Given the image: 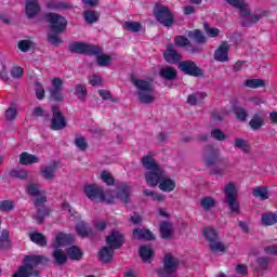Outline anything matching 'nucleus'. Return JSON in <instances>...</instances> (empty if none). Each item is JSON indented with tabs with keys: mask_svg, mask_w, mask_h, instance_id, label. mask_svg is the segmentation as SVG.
Masks as SVG:
<instances>
[{
	"mask_svg": "<svg viewBox=\"0 0 277 277\" xmlns=\"http://www.w3.org/2000/svg\"><path fill=\"white\" fill-rule=\"evenodd\" d=\"M27 194L35 198V207L37 209V213L34 216L38 224H42L44 222V217L49 215V209L44 207L47 202V193L40 189V185L36 183H29L27 186Z\"/></svg>",
	"mask_w": 277,
	"mask_h": 277,
	"instance_id": "nucleus-1",
	"label": "nucleus"
},
{
	"mask_svg": "<svg viewBox=\"0 0 277 277\" xmlns=\"http://www.w3.org/2000/svg\"><path fill=\"white\" fill-rule=\"evenodd\" d=\"M142 166L146 169L145 181L148 187H157V179H159L163 169L157 163L155 158L150 155H146L141 160Z\"/></svg>",
	"mask_w": 277,
	"mask_h": 277,
	"instance_id": "nucleus-2",
	"label": "nucleus"
},
{
	"mask_svg": "<svg viewBox=\"0 0 277 277\" xmlns=\"http://www.w3.org/2000/svg\"><path fill=\"white\" fill-rule=\"evenodd\" d=\"M133 85L136 88V96L140 103L144 105H150L155 103V90L153 89V83L144 79H132Z\"/></svg>",
	"mask_w": 277,
	"mask_h": 277,
	"instance_id": "nucleus-3",
	"label": "nucleus"
},
{
	"mask_svg": "<svg viewBox=\"0 0 277 277\" xmlns=\"http://www.w3.org/2000/svg\"><path fill=\"white\" fill-rule=\"evenodd\" d=\"M225 3H228V5H232L233 8H237V10H240V14L242 18H246L249 22L243 21V25H250L251 23H259L263 18V16H267V13L265 11H262L260 13H255L253 15H250V9L248 8V4L243 0H224Z\"/></svg>",
	"mask_w": 277,
	"mask_h": 277,
	"instance_id": "nucleus-4",
	"label": "nucleus"
},
{
	"mask_svg": "<svg viewBox=\"0 0 277 277\" xmlns=\"http://www.w3.org/2000/svg\"><path fill=\"white\" fill-rule=\"evenodd\" d=\"M70 238L66 234H57L55 237L54 242L52 243V248H54V251L52 253V256L58 265H64L66 261H68V255H66V252H64V248H66L67 243H69Z\"/></svg>",
	"mask_w": 277,
	"mask_h": 277,
	"instance_id": "nucleus-5",
	"label": "nucleus"
},
{
	"mask_svg": "<svg viewBox=\"0 0 277 277\" xmlns=\"http://www.w3.org/2000/svg\"><path fill=\"white\" fill-rule=\"evenodd\" d=\"M224 194H225V202L228 206V209L232 213H240L241 208L239 205V200H237V196L239 194V188L235 183H228L224 187Z\"/></svg>",
	"mask_w": 277,
	"mask_h": 277,
	"instance_id": "nucleus-6",
	"label": "nucleus"
},
{
	"mask_svg": "<svg viewBox=\"0 0 277 277\" xmlns=\"http://www.w3.org/2000/svg\"><path fill=\"white\" fill-rule=\"evenodd\" d=\"M84 194L89 200L92 202H107L111 205L114 202V197L109 196V194H104L103 188L98 185H89L84 187Z\"/></svg>",
	"mask_w": 277,
	"mask_h": 277,
	"instance_id": "nucleus-7",
	"label": "nucleus"
},
{
	"mask_svg": "<svg viewBox=\"0 0 277 277\" xmlns=\"http://www.w3.org/2000/svg\"><path fill=\"white\" fill-rule=\"evenodd\" d=\"M154 16L163 27H172L174 25V15H172L168 6L157 4L154 9Z\"/></svg>",
	"mask_w": 277,
	"mask_h": 277,
	"instance_id": "nucleus-8",
	"label": "nucleus"
},
{
	"mask_svg": "<svg viewBox=\"0 0 277 277\" xmlns=\"http://www.w3.org/2000/svg\"><path fill=\"white\" fill-rule=\"evenodd\" d=\"M48 23H50L51 28L53 29V31H55L56 34H62V31H64V29H66L67 25H68V21H66V18L57 13H49L45 16Z\"/></svg>",
	"mask_w": 277,
	"mask_h": 277,
	"instance_id": "nucleus-9",
	"label": "nucleus"
},
{
	"mask_svg": "<svg viewBox=\"0 0 277 277\" xmlns=\"http://www.w3.org/2000/svg\"><path fill=\"white\" fill-rule=\"evenodd\" d=\"M158 185L161 192L170 194V192H174L176 189V180L168 176L166 171H161V174L158 175L156 186Z\"/></svg>",
	"mask_w": 277,
	"mask_h": 277,
	"instance_id": "nucleus-10",
	"label": "nucleus"
},
{
	"mask_svg": "<svg viewBox=\"0 0 277 277\" xmlns=\"http://www.w3.org/2000/svg\"><path fill=\"white\" fill-rule=\"evenodd\" d=\"M69 51H71V53H85V55H95V53H101V48L81 42H75L69 45Z\"/></svg>",
	"mask_w": 277,
	"mask_h": 277,
	"instance_id": "nucleus-11",
	"label": "nucleus"
},
{
	"mask_svg": "<svg viewBox=\"0 0 277 277\" xmlns=\"http://www.w3.org/2000/svg\"><path fill=\"white\" fill-rule=\"evenodd\" d=\"M52 113L51 129H53V131H62V129H66V119L64 118V115H62V111H60V108L53 106Z\"/></svg>",
	"mask_w": 277,
	"mask_h": 277,
	"instance_id": "nucleus-12",
	"label": "nucleus"
},
{
	"mask_svg": "<svg viewBox=\"0 0 277 277\" xmlns=\"http://www.w3.org/2000/svg\"><path fill=\"white\" fill-rule=\"evenodd\" d=\"M40 176L44 179V181L53 183L57 177V163L53 162L52 164H42L40 167Z\"/></svg>",
	"mask_w": 277,
	"mask_h": 277,
	"instance_id": "nucleus-13",
	"label": "nucleus"
},
{
	"mask_svg": "<svg viewBox=\"0 0 277 277\" xmlns=\"http://www.w3.org/2000/svg\"><path fill=\"white\" fill-rule=\"evenodd\" d=\"M179 69L185 75H190V77H202V69L196 66L193 61H183L179 64Z\"/></svg>",
	"mask_w": 277,
	"mask_h": 277,
	"instance_id": "nucleus-14",
	"label": "nucleus"
},
{
	"mask_svg": "<svg viewBox=\"0 0 277 277\" xmlns=\"http://www.w3.org/2000/svg\"><path fill=\"white\" fill-rule=\"evenodd\" d=\"M106 243L111 250H118L124 243V235L122 233L114 229L107 237Z\"/></svg>",
	"mask_w": 277,
	"mask_h": 277,
	"instance_id": "nucleus-15",
	"label": "nucleus"
},
{
	"mask_svg": "<svg viewBox=\"0 0 277 277\" xmlns=\"http://www.w3.org/2000/svg\"><path fill=\"white\" fill-rule=\"evenodd\" d=\"M228 51H230L228 42H222L214 52L215 62H228Z\"/></svg>",
	"mask_w": 277,
	"mask_h": 277,
	"instance_id": "nucleus-16",
	"label": "nucleus"
},
{
	"mask_svg": "<svg viewBox=\"0 0 277 277\" xmlns=\"http://www.w3.org/2000/svg\"><path fill=\"white\" fill-rule=\"evenodd\" d=\"M131 186L129 184H120L117 188L116 198H119L121 202H129L131 200Z\"/></svg>",
	"mask_w": 277,
	"mask_h": 277,
	"instance_id": "nucleus-17",
	"label": "nucleus"
},
{
	"mask_svg": "<svg viewBox=\"0 0 277 277\" xmlns=\"http://www.w3.org/2000/svg\"><path fill=\"white\" fill-rule=\"evenodd\" d=\"M138 254L143 263H153V260L155 259V250L149 246H142L138 249Z\"/></svg>",
	"mask_w": 277,
	"mask_h": 277,
	"instance_id": "nucleus-18",
	"label": "nucleus"
},
{
	"mask_svg": "<svg viewBox=\"0 0 277 277\" xmlns=\"http://www.w3.org/2000/svg\"><path fill=\"white\" fill-rule=\"evenodd\" d=\"M203 161L209 168H211V166H215V163H220V150L215 149L206 151Z\"/></svg>",
	"mask_w": 277,
	"mask_h": 277,
	"instance_id": "nucleus-19",
	"label": "nucleus"
},
{
	"mask_svg": "<svg viewBox=\"0 0 277 277\" xmlns=\"http://www.w3.org/2000/svg\"><path fill=\"white\" fill-rule=\"evenodd\" d=\"M40 12L38 0H26V15L28 18H34Z\"/></svg>",
	"mask_w": 277,
	"mask_h": 277,
	"instance_id": "nucleus-20",
	"label": "nucleus"
},
{
	"mask_svg": "<svg viewBox=\"0 0 277 277\" xmlns=\"http://www.w3.org/2000/svg\"><path fill=\"white\" fill-rule=\"evenodd\" d=\"M164 60L168 64H176V62L181 60V54H179L172 45H169L164 52Z\"/></svg>",
	"mask_w": 277,
	"mask_h": 277,
	"instance_id": "nucleus-21",
	"label": "nucleus"
},
{
	"mask_svg": "<svg viewBox=\"0 0 277 277\" xmlns=\"http://www.w3.org/2000/svg\"><path fill=\"white\" fill-rule=\"evenodd\" d=\"M40 158L36 155H31L29 153H22L19 155V163L22 166H31V163H39Z\"/></svg>",
	"mask_w": 277,
	"mask_h": 277,
	"instance_id": "nucleus-22",
	"label": "nucleus"
},
{
	"mask_svg": "<svg viewBox=\"0 0 277 277\" xmlns=\"http://www.w3.org/2000/svg\"><path fill=\"white\" fill-rule=\"evenodd\" d=\"M133 237L134 239H145V241H153L155 239L153 232L140 228L133 230Z\"/></svg>",
	"mask_w": 277,
	"mask_h": 277,
	"instance_id": "nucleus-23",
	"label": "nucleus"
},
{
	"mask_svg": "<svg viewBox=\"0 0 277 277\" xmlns=\"http://www.w3.org/2000/svg\"><path fill=\"white\" fill-rule=\"evenodd\" d=\"M210 250L212 252H226L228 250V246L220 240V238H216L215 240H212V242L208 243Z\"/></svg>",
	"mask_w": 277,
	"mask_h": 277,
	"instance_id": "nucleus-24",
	"label": "nucleus"
},
{
	"mask_svg": "<svg viewBox=\"0 0 277 277\" xmlns=\"http://www.w3.org/2000/svg\"><path fill=\"white\" fill-rule=\"evenodd\" d=\"M217 205V201L213 197H203L200 200V207L203 209V211H211V209H215V206Z\"/></svg>",
	"mask_w": 277,
	"mask_h": 277,
	"instance_id": "nucleus-25",
	"label": "nucleus"
},
{
	"mask_svg": "<svg viewBox=\"0 0 277 277\" xmlns=\"http://www.w3.org/2000/svg\"><path fill=\"white\" fill-rule=\"evenodd\" d=\"M98 258H100V261H102L103 263H109V261L114 259V249H110V247H104L98 252Z\"/></svg>",
	"mask_w": 277,
	"mask_h": 277,
	"instance_id": "nucleus-26",
	"label": "nucleus"
},
{
	"mask_svg": "<svg viewBox=\"0 0 277 277\" xmlns=\"http://www.w3.org/2000/svg\"><path fill=\"white\" fill-rule=\"evenodd\" d=\"M160 77L168 81H172V79H176V69L170 66L163 67L160 69Z\"/></svg>",
	"mask_w": 277,
	"mask_h": 277,
	"instance_id": "nucleus-27",
	"label": "nucleus"
},
{
	"mask_svg": "<svg viewBox=\"0 0 277 277\" xmlns=\"http://www.w3.org/2000/svg\"><path fill=\"white\" fill-rule=\"evenodd\" d=\"M202 234L208 243H211L215 239H219L217 230L213 227H206L202 229Z\"/></svg>",
	"mask_w": 277,
	"mask_h": 277,
	"instance_id": "nucleus-28",
	"label": "nucleus"
},
{
	"mask_svg": "<svg viewBox=\"0 0 277 277\" xmlns=\"http://www.w3.org/2000/svg\"><path fill=\"white\" fill-rule=\"evenodd\" d=\"M126 31H132V34H137L142 31V24L140 22L128 21L122 25Z\"/></svg>",
	"mask_w": 277,
	"mask_h": 277,
	"instance_id": "nucleus-29",
	"label": "nucleus"
},
{
	"mask_svg": "<svg viewBox=\"0 0 277 277\" xmlns=\"http://www.w3.org/2000/svg\"><path fill=\"white\" fill-rule=\"evenodd\" d=\"M264 123L265 117H263V115L259 113L253 116V118L249 122V126L251 127V129L256 130L261 129V127H263Z\"/></svg>",
	"mask_w": 277,
	"mask_h": 277,
	"instance_id": "nucleus-30",
	"label": "nucleus"
},
{
	"mask_svg": "<svg viewBox=\"0 0 277 277\" xmlns=\"http://www.w3.org/2000/svg\"><path fill=\"white\" fill-rule=\"evenodd\" d=\"M206 98H207V93L197 92L188 95L187 103L188 105H198V103H202V101Z\"/></svg>",
	"mask_w": 277,
	"mask_h": 277,
	"instance_id": "nucleus-31",
	"label": "nucleus"
},
{
	"mask_svg": "<svg viewBox=\"0 0 277 277\" xmlns=\"http://www.w3.org/2000/svg\"><path fill=\"white\" fill-rule=\"evenodd\" d=\"M160 234L162 239H170L172 237V223L162 222L160 224Z\"/></svg>",
	"mask_w": 277,
	"mask_h": 277,
	"instance_id": "nucleus-32",
	"label": "nucleus"
},
{
	"mask_svg": "<svg viewBox=\"0 0 277 277\" xmlns=\"http://www.w3.org/2000/svg\"><path fill=\"white\" fill-rule=\"evenodd\" d=\"M96 62L100 66H109L111 64V55L102 53V50L100 48V52L95 53Z\"/></svg>",
	"mask_w": 277,
	"mask_h": 277,
	"instance_id": "nucleus-33",
	"label": "nucleus"
},
{
	"mask_svg": "<svg viewBox=\"0 0 277 277\" xmlns=\"http://www.w3.org/2000/svg\"><path fill=\"white\" fill-rule=\"evenodd\" d=\"M29 238L30 241H32V243H36L37 246H47V237H44V235L40 233H30Z\"/></svg>",
	"mask_w": 277,
	"mask_h": 277,
	"instance_id": "nucleus-34",
	"label": "nucleus"
},
{
	"mask_svg": "<svg viewBox=\"0 0 277 277\" xmlns=\"http://www.w3.org/2000/svg\"><path fill=\"white\" fill-rule=\"evenodd\" d=\"M234 146L242 153H250V143L247 140L238 137L234 140Z\"/></svg>",
	"mask_w": 277,
	"mask_h": 277,
	"instance_id": "nucleus-35",
	"label": "nucleus"
},
{
	"mask_svg": "<svg viewBox=\"0 0 277 277\" xmlns=\"http://www.w3.org/2000/svg\"><path fill=\"white\" fill-rule=\"evenodd\" d=\"M67 254L71 261H79L83 256L81 249L75 246L67 249Z\"/></svg>",
	"mask_w": 277,
	"mask_h": 277,
	"instance_id": "nucleus-36",
	"label": "nucleus"
},
{
	"mask_svg": "<svg viewBox=\"0 0 277 277\" xmlns=\"http://www.w3.org/2000/svg\"><path fill=\"white\" fill-rule=\"evenodd\" d=\"M18 116V108L16 105H11L4 113V118L8 122H12V120H16Z\"/></svg>",
	"mask_w": 277,
	"mask_h": 277,
	"instance_id": "nucleus-37",
	"label": "nucleus"
},
{
	"mask_svg": "<svg viewBox=\"0 0 277 277\" xmlns=\"http://www.w3.org/2000/svg\"><path fill=\"white\" fill-rule=\"evenodd\" d=\"M75 96H77V98H79V101H85L87 96H88V88H85V85L83 84H77L75 87Z\"/></svg>",
	"mask_w": 277,
	"mask_h": 277,
	"instance_id": "nucleus-38",
	"label": "nucleus"
},
{
	"mask_svg": "<svg viewBox=\"0 0 277 277\" xmlns=\"http://www.w3.org/2000/svg\"><path fill=\"white\" fill-rule=\"evenodd\" d=\"M76 230H77L78 235H80V237H88L90 235V233H92L90 227H88V224H85L83 221H80L77 224Z\"/></svg>",
	"mask_w": 277,
	"mask_h": 277,
	"instance_id": "nucleus-39",
	"label": "nucleus"
},
{
	"mask_svg": "<svg viewBox=\"0 0 277 277\" xmlns=\"http://www.w3.org/2000/svg\"><path fill=\"white\" fill-rule=\"evenodd\" d=\"M262 224H264V226H274V224H277V214H274V213L263 214Z\"/></svg>",
	"mask_w": 277,
	"mask_h": 277,
	"instance_id": "nucleus-40",
	"label": "nucleus"
},
{
	"mask_svg": "<svg viewBox=\"0 0 277 277\" xmlns=\"http://www.w3.org/2000/svg\"><path fill=\"white\" fill-rule=\"evenodd\" d=\"M143 194L144 196H148L149 198H151V200H154L155 202H163V200H166V196L159 193H155V190L145 189L143 190Z\"/></svg>",
	"mask_w": 277,
	"mask_h": 277,
	"instance_id": "nucleus-41",
	"label": "nucleus"
},
{
	"mask_svg": "<svg viewBox=\"0 0 277 277\" xmlns=\"http://www.w3.org/2000/svg\"><path fill=\"white\" fill-rule=\"evenodd\" d=\"M17 47H18L19 51H22L23 53H27V51H29L30 49H34V47H36V43L32 40L26 39V40H21L17 43Z\"/></svg>",
	"mask_w": 277,
	"mask_h": 277,
	"instance_id": "nucleus-42",
	"label": "nucleus"
},
{
	"mask_svg": "<svg viewBox=\"0 0 277 277\" xmlns=\"http://www.w3.org/2000/svg\"><path fill=\"white\" fill-rule=\"evenodd\" d=\"M226 170H228V163L221 162L219 166L214 167L211 172L214 176H224L226 174Z\"/></svg>",
	"mask_w": 277,
	"mask_h": 277,
	"instance_id": "nucleus-43",
	"label": "nucleus"
},
{
	"mask_svg": "<svg viewBox=\"0 0 277 277\" xmlns=\"http://www.w3.org/2000/svg\"><path fill=\"white\" fill-rule=\"evenodd\" d=\"M245 85L247 88H251V89H256V88H264L265 85V80L263 79H249L246 80Z\"/></svg>",
	"mask_w": 277,
	"mask_h": 277,
	"instance_id": "nucleus-44",
	"label": "nucleus"
},
{
	"mask_svg": "<svg viewBox=\"0 0 277 277\" xmlns=\"http://www.w3.org/2000/svg\"><path fill=\"white\" fill-rule=\"evenodd\" d=\"M188 38H190V40H195L196 42H201V43L207 42V37H205V35H202L200 30L189 31Z\"/></svg>",
	"mask_w": 277,
	"mask_h": 277,
	"instance_id": "nucleus-45",
	"label": "nucleus"
},
{
	"mask_svg": "<svg viewBox=\"0 0 277 277\" xmlns=\"http://www.w3.org/2000/svg\"><path fill=\"white\" fill-rule=\"evenodd\" d=\"M253 196L260 198V200H267L269 198V192L266 187H259L253 190Z\"/></svg>",
	"mask_w": 277,
	"mask_h": 277,
	"instance_id": "nucleus-46",
	"label": "nucleus"
},
{
	"mask_svg": "<svg viewBox=\"0 0 277 277\" xmlns=\"http://www.w3.org/2000/svg\"><path fill=\"white\" fill-rule=\"evenodd\" d=\"M101 15L96 13V11H85L84 12V19L89 25H92V23H96L98 21Z\"/></svg>",
	"mask_w": 277,
	"mask_h": 277,
	"instance_id": "nucleus-47",
	"label": "nucleus"
},
{
	"mask_svg": "<svg viewBox=\"0 0 277 277\" xmlns=\"http://www.w3.org/2000/svg\"><path fill=\"white\" fill-rule=\"evenodd\" d=\"M203 29L208 38H217L220 36V29L211 27L209 24H203Z\"/></svg>",
	"mask_w": 277,
	"mask_h": 277,
	"instance_id": "nucleus-48",
	"label": "nucleus"
},
{
	"mask_svg": "<svg viewBox=\"0 0 277 277\" xmlns=\"http://www.w3.org/2000/svg\"><path fill=\"white\" fill-rule=\"evenodd\" d=\"M234 111H235L238 120H240L241 122H246V120H248V113L246 111V109L243 107L235 106Z\"/></svg>",
	"mask_w": 277,
	"mask_h": 277,
	"instance_id": "nucleus-49",
	"label": "nucleus"
},
{
	"mask_svg": "<svg viewBox=\"0 0 277 277\" xmlns=\"http://www.w3.org/2000/svg\"><path fill=\"white\" fill-rule=\"evenodd\" d=\"M10 174L11 176H13V179L25 180L27 179V176H29V171L25 169H15V170H12Z\"/></svg>",
	"mask_w": 277,
	"mask_h": 277,
	"instance_id": "nucleus-50",
	"label": "nucleus"
},
{
	"mask_svg": "<svg viewBox=\"0 0 277 277\" xmlns=\"http://www.w3.org/2000/svg\"><path fill=\"white\" fill-rule=\"evenodd\" d=\"M174 44L181 48L189 47V39L185 36H177L174 38Z\"/></svg>",
	"mask_w": 277,
	"mask_h": 277,
	"instance_id": "nucleus-51",
	"label": "nucleus"
},
{
	"mask_svg": "<svg viewBox=\"0 0 277 277\" xmlns=\"http://www.w3.org/2000/svg\"><path fill=\"white\" fill-rule=\"evenodd\" d=\"M98 94L103 101H111V103H118V98L111 96V92L107 90H98Z\"/></svg>",
	"mask_w": 277,
	"mask_h": 277,
	"instance_id": "nucleus-52",
	"label": "nucleus"
},
{
	"mask_svg": "<svg viewBox=\"0 0 277 277\" xmlns=\"http://www.w3.org/2000/svg\"><path fill=\"white\" fill-rule=\"evenodd\" d=\"M101 179L103 183H106V185H114V176L109 171H102Z\"/></svg>",
	"mask_w": 277,
	"mask_h": 277,
	"instance_id": "nucleus-53",
	"label": "nucleus"
},
{
	"mask_svg": "<svg viewBox=\"0 0 277 277\" xmlns=\"http://www.w3.org/2000/svg\"><path fill=\"white\" fill-rule=\"evenodd\" d=\"M211 137H213V140H217V142H224L226 140V134H224L220 129H214L211 131Z\"/></svg>",
	"mask_w": 277,
	"mask_h": 277,
	"instance_id": "nucleus-54",
	"label": "nucleus"
},
{
	"mask_svg": "<svg viewBox=\"0 0 277 277\" xmlns=\"http://www.w3.org/2000/svg\"><path fill=\"white\" fill-rule=\"evenodd\" d=\"M14 201L12 200H4L0 201V211H14Z\"/></svg>",
	"mask_w": 277,
	"mask_h": 277,
	"instance_id": "nucleus-55",
	"label": "nucleus"
},
{
	"mask_svg": "<svg viewBox=\"0 0 277 277\" xmlns=\"http://www.w3.org/2000/svg\"><path fill=\"white\" fill-rule=\"evenodd\" d=\"M75 144L79 150H85V148H88V141H85L83 136L76 137Z\"/></svg>",
	"mask_w": 277,
	"mask_h": 277,
	"instance_id": "nucleus-56",
	"label": "nucleus"
},
{
	"mask_svg": "<svg viewBox=\"0 0 277 277\" xmlns=\"http://www.w3.org/2000/svg\"><path fill=\"white\" fill-rule=\"evenodd\" d=\"M89 83L90 85H101V83H103V78L96 74H93L89 77Z\"/></svg>",
	"mask_w": 277,
	"mask_h": 277,
	"instance_id": "nucleus-57",
	"label": "nucleus"
},
{
	"mask_svg": "<svg viewBox=\"0 0 277 277\" xmlns=\"http://www.w3.org/2000/svg\"><path fill=\"white\" fill-rule=\"evenodd\" d=\"M35 91H36L38 101H42V98H44V88H42V84L37 82L35 84Z\"/></svg>",
	"mask_w": 277,
	"mask_h": 277,
	"instance_id": "nucleus-58",
	"label": "nucleus"
},
{
	"mask_svg": "<svg viewBox=\"0 0 277 277\" xmlns=\"http://www.w3.org/2000/svg\"><path fill=\"white\" fill-rule=\"evenodd\" d=\"M52 101H62L64 95L62 94V90H50Z\"/></svg>",
	"mask_w": 277,
	"mask_h": 277,
	"instance_id": "nucleus-59",
	"label": "nucleus"
},
{
	"mask_svg": "<svg viewBox=\"0 0 277 277\" xmlns=\"http://www.w3.org/2000/svg\"><path fill=\"white\" fill-rule=\"evenodd\" d=\"M11 75L14 77V79H21V77L24 75V70L22 67H14L11 71Z\"/></svg>",
	"mask_w": 277,
	"mask_h": 277,
	"instance_id": "nucleus-60",
	"label": "nucleus"
},
{
	"mask_svg": "<svg viewBox=\"0 0 277 277\" xmlns=\"http://www.w3.org/2000/svg\"><path fill=\"white\" fill-rule=\"evenodd\" d=\"M62 211L67 215H71V216L75 215V210L70 209V205H68V202H63Z\"/></svg>",
	"mask_w": 277,
	"mask_h": 277,
	"instance_id": "nucleus-61",
	"label": "nucleus"
},
{
	"mask_svg": "<svg viewBox=\"0 0 277 277\" xmlns=\"http://www.w3.org/2000/svg\"><path fill=\"white\" fill-rule=\"evenodd\" d=\"M236 274H239L240 276H246V274H248V266L243 264H238L236 266Z\"/></svg>",
	"mask_w": 277,
	"mask_h": 277,
	"instance_id": "nucleus-62",
	"label": "nucleus"
},
{
	"mask_svg": "<svg viewBox=\"0 0 277 277\" xmlns=\"http://www.w3.org/2000/svg\"><path fill=\"white\" fill-rule=\"evenodd\" d=\"M63 81L60 78H54L52 80V89L51 90H62Z\"/></svg>",
	"mask_w": 277,
	"mask_h": 277,
	"instance_id": "nucleus-63",
	"label": "nucleus"
},
{
	"mask_svg": "<svg viewBox=\"0 0 277 277\" xmlns=\"http://www.w3.org/2000/svg\"><path fill=\"white\" fill-rule=\"evenodd\" d=\"M266 254H273L277 256V247L276 246H271L265 248Z\"/></svg>",
	"mask_w": 277,
	"mask_h": 277,
	"instance_id": "nucleus-64",
	"label": "nucleus"
}]
</instances>
